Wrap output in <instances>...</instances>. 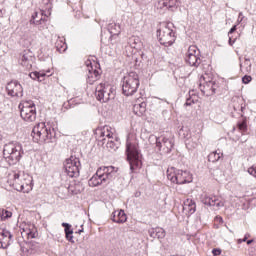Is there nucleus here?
I'll list each match as a JSON object with an SVG mask.
<instances>
[{"instance_id": "1", "label": "nucleus", "mask_w": 256, "mask_h": 256, "mask_svg": "<svg viewBox=\"0 0 256 256\" xmlns=\"http://www.w3.org/2000/svg\"><path fill=\"white\" fill-rule=\"evenodd\" d=\"M9 183L16 191H21L22 193H30V191H33V176L24 171L10 174Z\"/></svg>"}, {"instance_id": "2", "label": "nucleus", "mask_w": 256, "mask_h": 256, "mask_svg": "<svg viewBox=\"0 0 256 256\" xmlns=\"http://www.w3.org/2000/svg\"><path fill=\"white\" fill-rule=\"evenodd\" d=\"M32 137L37 143H49L55 137V129L49 123L40 122L34 126Z\"/></svg>"}, {"instance_id": "3", "label": "nucleus", "mask_w": 256, "mask_h": 256, "mask_svg": "<svg viewBox=\"0 0 256 256\" xmlns=\"http://www.w3.org/2000/svg\"><path fill=\"white\" fill-rule=\"evenodd\" d=\"M115 173H117L115 167L102 166L88 181V185H90V187H98V185H103V183H109V181L115 177Z\"/></svg>"}, {"instance_id": "4", "label": "nucleus", "mask_w": 256, "mask_h": 256, "mask_svg": "<svg viewBox=\"0 0 256 256\" xmlns=\"http://www.w3.org/2000/svg\"><path fill=\"white\" fill-rule=\"evenodd\" d=\"M3 156L9 165H15L23 157V146L18 142H9L4 146Z\"/></svg>"}, {"instance_id": "5", "label": "nucleus", "mask_w": 256, "mask_h": 256, "mask_svg": "<svg viewBox=\"0 0 256 256\" xmlns=\"http://www.w3.org/2000/svg\"><path fill=\"white\" fill-rule=\"evenodd\" d=\"M167 179L176 185H185L193 182V175L187 170H177L175 167L167 169Z\"/></svg>"}, {"instance_id": "6", "label": "nucleus", "mask_w": 256, "mask_h": 256, "mask_svg": "<svg viewBox=\"0 0 256 256\" xmlns=\"http://www.w3.org/2000/svg\"><path fill=\"white\" fill-rule=\"evenodd\" d=\"M126 154L132 173H135L137 169H141L142 163L141 157L139 156V149L137 148V144L131 142L130 140H127Z\"/></svg>"}, {"instance_id": "7", "label": "nucleus", "mask_w": 256, "mask_h": 256, "mask_svg": "<svg viewBox=\"0 0 256 256\" xmlns=\"http://www.w3.org/2000/svg\"><path fill=\"white\" fill-rule=\"evenodd\" d=\"M139 75L135 72H130L126 76H124L122 81V91L126 97H131V95H135L137 93V89H139Z\"/></svg>"}, {"instance_id": "8", "label": "nucleus", "mask_w": 256, "mask_h": 256, "mask_svg": "<svg viewBox=\"0 0 256 256\" xmlns=\"http://www.w3.org/2000/svg\"><path fill=\"white\" fill-rule=\"evenodd\" d=\"M18 109H20V117L26 123H33L37 119V107L31 100L20 102Z\"/></svg>"}, {"instance_id": "9", "label": "nucleus", "mask_w": 256, "mask_h": 256, "mask_svg": "<svg viewBox=\"0 0 256 256\" xmlns=\"http://www.w3.org/2000/svg\"><path fill=\"white\" fill-rule=\"evenodd\" d=\"M171 27H173V24L163 23L157 31L159 42L161 45H165V47H170V45L175 43V32H173Z\"/></svg>"}, {"instance_id": "10", "label": "nucleus", "mask_w": 256, "mask_h": 256, "mask_svg": "<svg viewBox=\"0 0 256 256\" xmlns=\"http://www.w3.org/2000/svg\"><path fill=\"white\" fill-rule=\"evenodd\" d=\"M95 96L100 103H107V101L115 99V88L107 82L100 83L96 87Z\"/></svg>"}, {"instance_id": "11", "label": "nucleus", "mask_w": 256, "mask_h": 256, "mask_svg": "<svg viewBox=\"0 0 256 256\" xmlns=\"http://www.w3.org/2000/svg\"><path fill=\"white\" fill-rule=\"evenodd\" d=\"M185 61L191 67H199L201 65V51L197 46H190L185 56Z\"/></svg>"}, {"instance_id": "12", "label": "nucleus", "mask_w": 256, "mask_h": 256, "mask_svg": "<svg viewBox=\"0 0 256 256\" xmlns=\"http://www.w3.org/2000/svg\"><path fill=\"white\" fill-rule=\"evenodd\" d=\"M79 167H81V162L75 157H70L64 164V169L68 177H79Z\"/></svg>"}, {"instance_id": "13", "label": "nucleus", "mask_w": 256, "mask_h": 256, "mask_svg": "<svg viewBox=\"0 0 256 256\" xmlns=\"http://www.w3.org/2000/svg\"><path fill=\"white\" fill-rule=\"evenodd\" d=\"M18 63L24 67V69H31L33 63H35V55L31 50H24L19 54Z\"/></svg>"}, {"instance_id": "14", "label": "nucleus", "mask_w": 256, "mask_h": 256, "mask_svg": "<svg viewBox=\"0 0 256 256\" xmlns=\"http://www.w3.org/2000/svg\"><path fill=\"white\" fill-rule=\"evenodd\" d=\"M7 94L10 97H23V86L18 81H11L6 86Z\"/></svg>"}, {"instance_id": "15", "label": "nucleus", "mask_w": 256, "mask_h": 256, "mask_svg": "<svg viewBox=\"0 0 256 256\" xmlns=\"http://www.w3.org/2000/svg\"><path fill=\"white\" fill-rule=\"evenodd\" d=\"M202 203L204 205H208V207H213L216 210H219L221 207L225 206V202H223L217 196H209L207 194L202 195L201 197Z\"/></svg>"}, {"instance_id": "16", "label": "nucleus", "mask_w": 256, "mask_h": 256, "mask_svg": "<svg viewBox=\"0 0 256 256\" xmlns=\"http://www.w3.org/2000/svg\"><path fill=\"white\" fill-rule=\"evenodd\" d=\"M156 139V147L158 151H160L163 155H167V153H171L173 149V142L168 138H157Z\"/></svg>"}, {"instance_id": "17", "label": "nucleus", "mask_w": 256, "mask_h": 256, "mask_svg": "<svg viewBox=\"0 0 256 256\" xmlns=\"http://www.w3.org/2000/svg\"><path fill=\"white\" fill-rule=\"evenodd\" d=\"M86 67L88 68V73H87V83L89 85H93L96 81H99L101 74L97 71V69L93 68V63L91 60H87L85 62Z\"/></svg>"}, {"instance_id": "18", "label": "nucleus", "mask_w": 256, "mask_h": 256, "mask_svg": "<svg viewBox=\"0 0 256 256\" xmlns=\"http://www.w3.org/2000/svg\"><path fill=\"white\" fill-rule=\"evenodd\" d=\"M96 135H98L102 141H104L105 138L114 139L115 129L111 128V126H104L96 130Z\"/></svg>"}, {"instance_id": "19", "label": "nucleus", "mask_w": 256, "mask_h": 256, "mask_svg": "<svg viewBox=\"0 0 256 256\" xmlns=\"http://www.w3.org/2000/svg\"><path fill=\"white\" fill-rule=\"evenodd\" d=\"M53 75L52 69L40 70L30 73V78L34 81H45V77H51Z\"/></svg>"}, {"instance_id": "20", "label": "nucleus", "mask_w": 256, "mask_h": 256, "mask_svg": "<svg viewBox=\"0 0 256 256\" xmlns=\"http://www.w3.org/2000/svg\"><path fill=\"white\" fill-rule=\"evenodd\" d=\"M200 81V91H202L204 95H213V93H215V82H203L202 79Z\"/></svg>"}, {"instance_id": "21", "label": "nucleus", "mask_w": 256, "mask_h": 256, "mask_svg": "<svg viewBox=\"0 0 256 256\" xmlns=\"http://www.w3.org/2000/svg\"><path fill=\"white\" fill-rule=\"evenodd\" d=\"M11 232L2 230L0 232V249H7L11 245Z\"/></svg>"}, {"instance_id": "22", "label": "nucleus", "mask_w": 256, "mask_h": 256, "mask_svg": "<svg viewBox=\"0 0 256 256\" xmlns=\"http://www.w3.org/2000/svg\"><path fill=\"white\" fill-rule=\"evenodd\" d=\"M183 211L186 215H193L197 211V204L192 199H186L184 201Z\"/></svg>"}, {"instance_id": "23", "label": "nucleus", "mask_w": 256, "mask_h": 256, "mask_svg": "<svg viewBox=\"0 0 256 256\" xmlns=\"http://www.w3.org/2000/svg\"><path fill=\"white\" fill-rule=\"evenodd\" d=\"M235 201L237 202L236 207H241L243 211H247L251 207V199L247 195L237 197Z\"/></svg>"}, {"instance_id": "24", "label": "nucleus", "mask_w": 256, "mask_h": 256, "mask_svg": "<svg viewBox=\"0 0 256 256\" xmlns=\"http://www.w3.org/2000/svg\"><path fill=\"white\" fill-rule=\"evenodd\" d=\"M111 220L113 223H125L127 221V214L123 210L114 211Z\"/></svg>"}, {"instance_id": "25", "label": "nucleus", "mask_w": 256, "mask_h": 256, "mask_svg": "<svg viewBox=\"0 0 256 256\" xmlns=\"http://www.w3.org/2000/svg\"><path fill=\"white\" fill-rule=\"evenodd\" d=\"M145 111H147V103L140 102L134 104L133 112L135 113V115H138V117L145 115Z\"/></svg>"}, {"instance_id": "26", "label": "nucleus", "mask_w": 256, "mask_h": 256, "mask_svg": "<svg viewBox=\"0 0 256 256\" xmlns=\"http://www.w3.org/2000/svg\"><path fill=\"white\" fill-rule=\"evenodd\" d=\"M165 235V229L161 227L150 230V237H153V239H155V237H157V239H165Z\"/></svg>"}, {"instance_id": "27", "label": "nucleus", "mask_w": 256, "mask_h": 256, "mask_svg": "<svg viewBox=\"0 0 256 256\" xmlns=\"http://www.w3.org/2000/svg\"><path fill=\"white\" fill-rule=\"evenodd\" d=\"M108 31L112 37H115L121 33V26L115 22L108 25Z\"/></svg>"}, {"instance_id": "28", "label": "nucleus", "mask_w": 256, "mask_h": 256, "mask_svg": "<svg viewBox=\"0 0 256 256\" xmlns=\"http://www.w3.org/2000/svg\"><path fill=\"white\" fill-rule=\"evenodd\" d=\"M22 235H26V237H30L31 239L35 238V226L26 225L21 232Z\"/></svg>"}, {"instance_id": "29", "label": "nucleus", "mask_w": 256, "mask_h": 256, "mask_svg": "<svg viewBox=\"0 0 256 256\" xmlns=\"http://www.w3.org/2000/svg\"><path fill=\"white\" fill-rule=\"evenodd\" d=\"M221 157H223V152H221V150L214 151L208 155V161L211 163H217Z\"/></svg>"}, {"instance_id": "30", "label": "nucleus", "mask_w": 256, "mask_h": 256, "mask_svg": "<svg viewBox=\"0 0 256 256\" xmlns=\"http://www.w3.org/2000/svg\"><path fill=\"white\" fill-rule=\"evenodd\" d=\"M45 19H43V13L42 12H35L32 15L31 23H34V25H41V23H44Z\"/></svg>"}, {"instance_id": "31", "label": "nucleus", "mask_w": 256, "mask_h": 256, "mask_svg": "<svg viewBox=\"0 0 256 256\" xmlns=\"http://www.w3.org/2000/svg\"><path fill=\"white\" fill-rule=\"evenodd\" d=\"M56 49L59 53H65L67 51V43H65V38H58L56 42Z\"/></svg>"}, {"instance_id": "32", "label": "nucleus", "mask_w": 256, "mask_h": 256, "mask_svg": "<svg viewBox=\"0 0 256 256\" xmlns=\"http://www.w3.org/2000/svg\"><path fill=\"white\" fill-rule=\"evenodd\" d=\"M166 7L168 11H177V7H179V0H166Z\"/></svg>"}, {"instance_id": "33", "label": "nucleus", "mask_w": 256, "mask_h": 256, "mask_svg": "<svg viewBox=\"0 0 256 256\" xmlns=\"http://www.w3.org/2000/svg\"><path fill=\"white\" fill-rule=\"evenodd\" d=\"M139 43H141V39L137 36H132L128 40V45H130L132 49H137V47H139Z\"/></svg>"}, {"instance_id": "34", "label": "nucleus", "mask_w": 256, "mask_h": 256, "mask_svg": "<svg viewBox=\"0 0 256 256\" xmlns=\"http://www.w3.org/2000/svg\"><path fill=\"white\" fill-rule=\"evenodd\" d=\"M11 217H13V213L11 211L0 208V221H5Z\"/></svg>"}, {"instance_id": "35", "label": "nucleus", "mask_w": 256, "mask_h": 256, "mask_svg": "<svg viewBox=\"0 0 256 256\" xmlns=\"http://www.w3.org/2000/svg\"><path fill=\"white\" fill-rule=\"evenodd\" d=\"M51 55V49L48 46H44L40 49L39 57L40 59H47Z\"/></svg>"}, {"instance_id": "36", "label": "nucleus", "mask_w": 256, "mask_h": 256, "mask_svg": "<svg viewBox=\"0 0 256 256\" xmlns=\"http://www.w3.org/2000/svg\"><path fill=\"white\" fill-rule=\"evenodd\" d=\"M156 9L159 11V13H163V11H167V2L166 0H159L156 4Z\"/></svg>"}, {"instance_id": "37", "label": "nucleus", "mask_w": 256, "mask_h": 256, "mask_svg": "<svg viewBox=\"0 0 256 256\" xmlns=\"http://www.w3.org/2000/svg\"><path fill=\"white\" fill-rule=\"evenodd\" d=\"M241 70L244 71V73H251V60L249 58H246L244 61V67L240 64Z\"/></svg>"}, {"instance_id": "38", "label": "nucleus", "mask_w": 256, "mask_h": 256, "mask_svg": "<svg viewBox=\"0 0 256 256\" xmlns=\"http://www.w3.org/2000/svg\"><path fill=\"white\" fill-rule=\"evenodd\" d=\"M107 149H110V151H117L119 149V146H117L116 143L113 142V140H110L106 144Z\"/></svg>"}, {"instance_id": "39", "label": "nucleus", "mask_w": 256, "mask_h": 256, "mask_svg": "<svg viewBox=\"0 0 256 256\" xmlns=\"http://www.w3.org/2000/svg\"><path fill=\"white\" fill-rule=\"evenodd\" d=\"M237 127L239 131H241V133H245L247 131V122L246 121L238 122Z\"/></svg>"}, {"instance_id": "40", "label": "nucleus", "mask_w": 256, "mask_h": 256, "mask_svg": "<svg viewBox=\"0 0 256 256\" xmlns=\"http://www.w3.org/2000/svg\"><path fill=\"white\" fill-rule=\"evenodd\" d=\"M62 227H64L65 235H69L70 233H73V229H71V224L63 222Z\"/></svg>"}, {"instance_id": "41", "label": "nucleus", "mask_w": 256, "mask_h": 256, "mask_svg": "<svg viewBox=\"0 0 256 256\" xmlns=\"http://www.w3.org/2000/svg\"><path fill=\"white\" fill-rule=\"evenodd\" d=\"M135 3H137L140 7H147L149 3H151V0H134Z\"/></svg>"}, {"instance_id": "42", "label": "nucleus", "mask_w": 256, "mask_h": 256, "mask_svg": "<svg viewBox=\"0 0 256 256\" xmlns=\"http://www.w3.org/2000/svg\"><path fill=\"white\" fill-rule=\"evenodd\" d=\"M251 81H253V78L249 75H245L242 78V83H244V85H248V83H251Z\"/></svg>"}, {"instance_id": "43", "label": "nucleus", "mask_w": 256, "mask_h": 256, "mask_svg": "<svg viewBox=\"0 0 256 256\" xmlns=\"http://www.w3.org/2000/svg\"><path fill=\"white\" fill-rule=\"evenodd\" d=\"M248 173L250 175H253V177H256V166H252L248 169Z\"/></svg>"}, {"instance_id": "44", "label": "nucleus", "mask_w": 256, "mask_h": 256, "mask_svg": "<svg viewBox=\"0 0 256 256\" xmlns=\"http://www.w3.org/2000/svg\"><path fill=\"white\" fill-rule=\"evenodd\" d=\"M66 239H67V241H69L70 243H75V241L73 240V233L66 234Z\"/></svg>"}, {"instance_id": "45", "label": "nucleus", "mask_w": 256, "mask_h": 256, "mask_svg": "<svg viewBox=\"0 0 256 256\" xmlns=\"http://www.w3.org/2000/svg\"><path fill=\"white\" fill-rule=\"evenodd\" d=\"M193 103H195V101H193L191 98H188L185 102V106L191 107Z\"/></svg>"}, {"instance_id": "46", "label": "nucleus", "mask_w": 256, "mask_h": 256, "mask_svg": "<svg viewBox=\"0 0 256 256\" xmlns=\"http://www.w3.org/2000/svg\"><path fill=\"white\" fill-rule=\"evenodd\" d=\"M212 254H213L214 256H219V255H221V249H219V248L213 249V250H212Z\"/></svg>"}, {"instance_id": "47", "label": "nucleus", "mask_w": 256, "mask_h": 256, "mask_svg": "<svg viewBox=\"0 0 256 256\" xmlns=\"http://www.w3.org/2000/svg\"><path fill=\"white\" fill-rule=\"evenodd\" d=\"M235 31H237V25H234L228 33L231 35V33H235Z\"/></svg>"}, {"instance_id": "48", "label": "nucleus", "mask_w": 256, "mask_h": 256, "mask_svg": "<svg viewBox=\"0 0 256 256\" xmlns=\"http://www.w3.org/2000/svg\"><path fill=\"white\" fill-rule=\"evenodd\" d=\"M245 241H247V236L244 237V239H239V240H238V243H245Z\"/></svg>"}, {"instance_id": "49", "label": "nucleus", "mask_w": 256, "mask_h": 256, "mask_svg": "<svg viewBox=\"0 0 256 256\" xmlns=\"http://www.w3.org/2000/svg\"><path fill=\"white\" fill-rule=\"evenodd\" d=\"M233 43H235V41L232 42L231 38H229V45H233Z\"/></svg>"}, {"instance_id": "50", "label": "nucleus", "mask_w": 256, "mask_h": 256, "mask_svg": "<svg viewBox=\"0 0 256 256\" xmlns=\"http://www.w3.org/2000/svg\"><path fill=\"white\" fill-rule=\"evenodd\" d=\"M251 243H253V240H248L247 241V245H251Z\"/></svg>"}, {"instance_id": "51", "label": "nucleus", "mask_w": 256, "mask_h": 256, "mask_svg": "<svg viewBox=\"0 0 256 256\" xmlns=\"http://www.w3.org/2000/svg\"><path fill=\"white\" fill-rule=\"evenodd\" d=\"M243 17V12L239 13V18Z\"/></svg>"}, {"instance_id": "52", "label": "nucleus", "mask_w": 256, "mask_h": 256, "mask_svg": "<svg viewBox=\"0 0 256 256\" xmlns=\"http://www.w3.org/2000/svg\"><path fill=\"white\" fill-rule=\"evenodd\" d=\"M78 233H83V230H79Z\"/></svg>"}, {"instance_id": "53", "label": "nucleus", "mask_w": 256, "mask_h": 256, "mask_svg": "<svg viewBox=\"0 0 256 256\" xmlns=\"http://www.w3.org/2000/svg\"><path fill=\"white\" fill-rule=\"evenodd\" d=\"M241 21H243V18L240 19L239 23H241Z\"/></svg>"}, {"instance_id": "54", "label": "nucleus", "mask_w": 256, "mask_h": 256, "mask_svg": "<svg viewBox=\"0 0 256 256\" xmlns=\"http://www.w3.org/2000/svg\"><path fill=\"white\" fill-rule=\"evenodd\" d=\"M48 2H50L51 0H47Z\"/></svg>"}]
</instances>
